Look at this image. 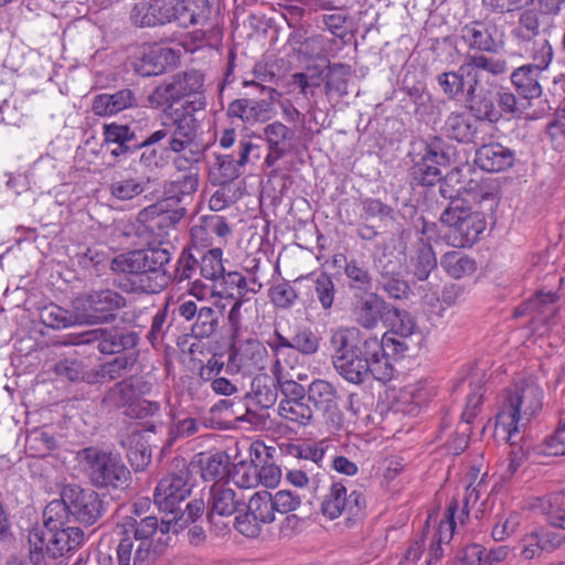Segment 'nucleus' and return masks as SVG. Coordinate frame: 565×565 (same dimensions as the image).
<instances>
[{"mask_svg":"<svg viewBox=\"0 0 565 565\" xmlns=\"http://www.w3.org/2000/svg\"><path fill=\"white\" fill-rule=\"evenodd\" d=\"M344 275L348 288L353 294H367L373 288V277L366 264L356 258L345 262Z\"/></svg>","mask_w":565,"mask_h":565,"instance_id":"obj_38","label":"nucleus"},{"mask_svg":"<svg viewBox=\"0 0 565 565\" xmlns=\"http://www.w3.org/2000/svg\"><path fill=\"white\" fill-rule=\"evenodd\" d=\"M555 296L552 292H540L536 296L514 309L513 317H530L531 329L534 332L540 330V326L548 323L556 309L554 306Z\"/></svg>","mask_w":565,"mask_h":565,"instance_id":"obj_26","label":"nucleus"},{"mask_svg":"<svg viewBox=\"0 0 565 565\" xmlns=\"http://www.w3.org/2000/svg\"><path fill=\"white\" fill-rule=\"evenodd\" d=\"M330 344L333 349L332 364L347 382L360 385L370 375L382 383L392 380V363L377 358V335H365L355 327H341L331 332Z\"/></svg>","mask_w":565,"mask_h":565,"instance_id":"obj_1","label":"nucleus"},{"mask_svg":"<svg viewBox=\"0 0 565 565\" xmlns=\"http://www.w3.org/2000/svg\"><path fill=\"white\" fill-rule=\"evenodd\" d=\"M232 359L243 369H263L267 359L266 347L257 339H248L234 350Z\"/></svg>","mask_w":565,"mask_h":565,"instance_id":"obj_37","label":"nucleus"},{"mask_svg":"<svg viewBox=\"0 0 565 565\" xmlns=\"http://www.w3.org/2000/svg\"><path fill=\"white\" fill-rule=\"evenodd\" d=\"M545 14L536 8L523 10L518 20L519 26L513 31L516 39L522 41H531L541 33V25L546 24ZM552 21H547V25L552 26Z\"/></svg>","mask_w":565,"mask_h":565,"instance_id":"obj_43","label":"nucleus"},{"mask_svg":"<svg viewBox=\"0 0 565 565\" xmlns=\"http://www.w3.org/2000/svg\"><path fill=\"white\" fill-rule=\"evenodd\" d=\"M270 301L278 308L288 309L294 306L298 295L288 281H280L273 285L268 290Z\"/></svg>","mask_w":565,"mask_h":565,"instance_id":"obj_64","label":"nucleus"},{"mask_svg":"<svg viewBox=\"0 0 565 565\" xmlns=\"http://www.w3.org/2000/svg\"><path fill=\"white\" fill-rule=\"evenodd\" d=\"M377 284L393 299H406L411 292L408 282L402 275V263L396 257L385 254L374 262Z\"/></svg>","mask_w":565,"mask_h":565,"instance_id":"obj_20","label":"nucleus"},{"mask_svg":"<svg viewBox=\"0 0 565 565\" xmlns=\"http://www.w3.org/2000/svg\"><path fill=\"white\" fill-rule=\"evenodd\" d=\"M126 305V298L109 288L90 290L73 301V307L79 311V322L83 324L110 323L117 318L116 312Z\"/></svg>","mask_w":565,"mask_h":565,"instance_id":"obj_9","label":"nucleus"},{"mask_svg":"<svg viewBox=\"0 0 565 565\" xmlns=\"http://www.w3.org/2000/svg\"><path fill=\"white\" fill-rule=\"evenodd\" d=\"M278 376L258 374L252 382V396L262 408L273 407L278 398Z\"/></svg>","mask_w":565,"mask_h":565,"instance_id":"obj_41","label":"nucleus"},{"mask_svg":"<svg viewBox=\"0 0 565 565\" xmlns=\"http://www.w3.org/2000/svg\"><path fill=\"white\" fill-rule=\"evenodd\" d=\"M450 148H444V141L435 138L425 147V152L409 169L412 181L417 185L431 186L440 181L439 166L450 163Z\"/></svg>","mask_w":565,"mask_h":565,"instance_id":"obj_13","label":"nucleus"},{"mask_svg":"<svg viewBox=\"0 0 565 565\" xmlns=\"http://www.w3.org/2000/svg\"><path fill=\"white\" fill-rule=\"evenodd\" d=\"M170 260L171 254L167 248L135 249L115 256L110 268L116 274L131 276L135 290L157 294L172 281L171 273L167 269Z\"/></svg>","mask_w":565,"mask_h":565,"instance_id":"obj_2","label":"nucleus"},{"mask_svg":"<svg viewBox=\"0 0 565 565\" xmlns=\"http://www.w3.org/2000/svg\"><path fill=\"white\" fill-rule=\"evenodd\" d=\"M174 58L175 54L172 49L152 45L143 51L142 56L135 62L134 66L140 76H156L162 74Z\"/></svg>","mask_w":565,"mask_h":565,"instance_id":"obj_30","label":"nucleus"},{"mask_svg":"<svg viewBox=\"0 0 565 565\" xmlns=\"http://www.w3.org/2000/svg\"><path fill=\"white\" fill-rule=\"evenodd\" d=\"M138 98L130 88H122L113 93H104L93 98L92 110L97 116H113L125 109L136 107Z\"/></svg>","mask_w":565,"mask_h":565,"instance_id":"obj_27","label":"nucleus"},{"mask_svg":"<svg viewBox=\"0 0 565 565\" xmlns=\"http://www.w3.org/2000/svg\"><path fill=\"white\" fill-rule=\"evenodd\" d=\"M72 516L68 503L65 500V488L62 491L61 500H53L43 511V526L40 531H50L67 527Z\"/></svg>","mask_w":565,"mask_h":565,"instance_id":"obj_45","label":"nucleus"},{"mask_svg":"<svg viewBox=\"0 0 565 565\" xmlns=\"http://www.w3.org/2000/svg\"><path fill=\"white\" fill-rule=\"evenodd\" d=\"M226 114L247 124L265 121L269 117V103L264 99H235L230 103Z\"/></svg>","mask_w":565,"mask_h":565,"instance_id":"obj_35","label":"nucleus"},{"mask_svg":"<svg viewBox=\"0 0 565 565\" xmlns=\"http://www.w3.org/2000/svg\"><path fill=\"white\" fill-rule=\"evenodd\" d=\"M121 445L127 448V458L136 471H142L151 461V450L149 449L142 436L138 431L127 435L121 440Z\"/></svg>","mask_w":565,"mask_h":565,"instance_id":"obj_44","label":"nucleus"},{"mask_svg":"<svg viewBox=\"0 0 565 565\" xmlns=\"http://www.w3.org/2000/svg\"><path fill=\"white\" fill-rule=\"evenodd\" d=\"M247 511L249 512V515L264 524L274 522L275 508L271 493L266 490L254 493L249 499Z\"/></svg>","mask_w":565,"mask_h":565,"instance_id":"obj_52","label":"nucleus"},{"mask_svg":"<svg viewBox=\"0 0 565 565\" xmlns=\"http://www.w3.org/2000/svg\"><path fill=\"white\" fill-rule=\"evenodd\" d=\"M351 76V66L343 63H333L327 66L324 76L326 95L335 94L343 97L348 94V82Z\"/></svg>","mask_w":565,"mask_h":565,"instance_id":"obj_49","label":"nucleus"},{"mask_svg":"<svg viewBox=\"0 0 565 565\" xmlns=\"http://www.w3.org/2000/svg\"><path fill=\"white\" fill-rule=\"evenodd\" d=\"M190 493L189 471L180 470L160 480L153 493V501L160 511L167 513L164 518H168L181 512L180 504Z\"/></svg>","mask_w":565,"mask_h":565,"instance_id":"obj_15","label":"nucleus"},{"mask_svg":"<svg viewBox=\"0 0 565 565\" xmlns=\"http://www.w3.org/2000/svg\"><path fill=\"white\" fill-rule=\"evenodd\" d=\"M228 479L243 489L256 487L258 484V467L254 463V459L233 463V467L230 468Z\"/></svg>","mask_w":565,"mask_h":565,"instance_id":"obj_53","label":"nucleus"},{"mask_svg":"<svg viewBox=\"0 0 565 565\" xmlns=\"http://www.w3.org/2000/svg\"><path fill=\"white\" fill-rule=\"evenodd\" d=\"M205 504L201 499H195L190 501L185 509L180 513L171 514V518H162L159 522L160 527V536H158L157 542L167 544L170 539L164 535L170 533L178 534L181 530H183L188 524L194 523L199 518H201L204 513Z\"/></svg>","mask_w":565,"mask_h":565,"instance_id":"obj_28","label":"nucleus"},{"mask_svg":"<svg viewBox=\"0 0 565 565\" xmlns=\"http://www.w3.org/2000/svg\"><path fill=\"white\" fill-rule=\"evenodd\" d=\"M146 383L136 376H129L114 384L104 395L103 405L108 409L132 408L138 397L145 394Z\"/></svg>","mask_w":565,"mask_h":565,"instance_id":"obj_23","label":"nucleus"},{"mask_svg":"<svg viewBox=\"0 0 565 565\" xmlns=\"http://www.w3.org/2000/svg\"><path fill=\"white\" fill-rule=\"evenodd\" d=\"M411 265L414 278L417 281H427L429 290H433L434 285L429 281V278L437 268V258L431 244L423 237L419 238L414 247ZM435 287L437 286L435 285Z\"/></svg>","mask_w":565,"mask_h":565,"instance_id":"obj_33","label":"nucleus"},{"mask_svg":"<svg viewBox=\"0 0 565 565\" xmlns=\"http://www.w3.org/2000/svg\"><path fill=\"white\" fill-rule=\"evenodd\" d=\"M139 334L125 327L97 328L75 335L73 344L95 345L103 354L136 352Z\"/></svg>","mask_w":565,"mask_h":565,"instance_id":"obj_11","label":"nucleus"},{"mask_svg":"<svg viewBox=\"0 0 565 565\" xmlns=\"http://www.w3.org/2000/svg\"><path fill=\"white\" fill-rule=\"evenodd\" d=\"M481 81L469 85L465 94L466 108L471 117L484 126V121L495 124L502 114L495 106L497 94L493 89L480 85Z\"/></svg>","mask_w":565,"mask_h":565,"instance_id":"obj_19","label":"nucleus"},{"mask_svg":"<svg viewBox=\"0 0 565 565\" xmlns=\"http://www.w3.org/2000/svg\"><path fill=\"white\" fill-rule=\"evenodd\" d=\"M104 145L115 158L128 157L139 150V138L127 125L111 122L103 127Z\"/></svg>","mask_w":565,"mask_h":565,"instance_id":"obj_25","label":"nucleus"},{"mask_svg":"<svg viewBox=\"0 0 565 565\" xmlns=\"http://www.w3.org/2000/svg\"><path fill=\"white\" fill-rule=\"evenodd\" d=\"M185 213V207H171L167 200H161L142 209L138 213L137 220L161 243L184 217Z\"/></svg>","mask_w":565,"mask_h":565,"instance_id":"obj_14","label":"nucleus"},{"mask_svg":"<svg viewBox=\"0 0 565 565\" xmlns=\"http://www.w3.org/2000/svg\"><path fill=\"white\" fill-rule=\"evenodd\" d=\"M199 188L198 171L190 170L181 178L167 182L163 186L164 199L169 204L171 202H182L191 198Z\"/></svg>","mask_w":565,"mask_h":565,"instance_id":"obj_39","label":"nucleus"},{"mask_svg":"<svg viewBox=\"0 0 565 565\" xmlns=\"http://www.w3.org/2000/svg\"><path fill=\"white\" fill-rule=\"evenodd\" d=\"M494 31L493 26H488L482 22H473L462 29V38L470 49L495 53L499 44L493 38Z\"/></svg>","mask_w":565,"mask_h":565,"instance_id":"obj_36","label":"nucleus"},{"mask_svg":"<svg viewBox=\"0 0 565 565\" xmlns=\"http://www.w3.org/2000/svg\"><path fill=\"white\" fill-rule=\"evenodd\" d=\"M206 3V0H178L172 21H177L183 28L204 22L207 18Z\"/></svg>","mask_w":565,"mask_h":565,"instance_id":"obj_40","label":"nucleus"},{"mask_svg":"<svg viewBox=\"0 0 565 565\" xmlns=\"http://www.w3.org/2000/svg\"><path fill=\"white\" fill-rule=\"evenodd\" d=\"M137 352H128L118 355L109 362L100 365L98 375L106 381H113L120 377L124 373L130 371L137 362Z\"/></svg>","mask_w":565,"mask_h":565,"instance_id":"obj_54","label":"nucleus"},{"mask_svg":"<svg viewBox=\"0 0 565 565\" xmlns=\"http://www.w3.org/2000/svg\"><path fill=\"white\" fill-rule=\"evenodd\" d=\"M201 477L204 481H218L228 478L231 458L225 451H217L200 459Z\"/></svg>","mask_w":565,"mask_h":565,"instance_id":"obj_42","label":"nucleus"},{"mask_svg":"<svg viewBox=\"0 0 565 565\" xmlns=\"http://www.w3.org/2000/svg\"><path fill=\"white\" fill-rule=\"evenodd\" d=\"M84 531L77 526L40 531L34 527L29 533V556L34 565L50 557L55 559L76 548L84 542Z\"/></svg>","mask_w":565,"mask_h":565,"instance_id":"obj_7","label":"nucleus"},{"mask_svg":"<svg viewBox=\"0 0 565 565\" xmlns=\"http://www.w3.org/2000/svg\"><path fill=\"white\" fill-rule=\"evenodd\" d=\"M439 221L451 228L454 245L460 247L475 244L486 230L483 214L472 211L461 199L451 200L441 213Z\"/></svg>","mask_w":565,"mask_h":565,"instance_id":"obj_8","label":"nucleus"},{"mask_svg":"<svg viewBox=\"0 0 565 565\" xmlns=\"http://www.w3.org/2000/svg\"><path fill=\"white\" fill-rule=\"evenodd\" d=\"M508 71L503 58L489 57L483 54L468 55L457 71L444 72L437 76V83L449 99L465 98L467 87L482 81V72L499 76Z\"/></svg>","mask_w":565,"mask_h":565,"instance_id":"obj_6","label":"nucleus"},{"mask_svg":"<svg viewBox=\"0 0 565 565\" xmlns=\"http://www.w3.org/2000/svg\"><path fill=\"white\" fill-rule=\"evenodd\" d=\"M307 398L318 411H321L328 422L335 428L343 425V415L339 408L340 396L337 388L328 381L315 380L307 390Z\"/></svg>","mask_w":565,"mask_h":565,"instance_id":"obj_21","label":"nucleus"},{"mask_svg":"<svg viewBox=\"0 0 565 565\" xmlns=\"http://www.w3.org/2000/svg\"><path fill=\"white\" fill-rule=\"evenodd\" d=\"M217 326L218 319L215 310L210 307H202L192 326V334L198 339L209 338L216 331Z\"/></svg>","mask_w":565,"mask_h":565,"instance_id":"obj_59","label":"nucleus"},{"mask_svg":"<svg viewBox=\"0 0 565 565\" xmlns=\"http://www.w3.org/2000/svg\"><path fill=\"white\" fill-rule=\"evenodd\" d=\"M542 406L543 391L540 385L531 379H523L507 388L497 415L495 428H502L508 435V440H512L525 429Z\"/></svg>","mask_w":565,"mask_h":565,"instance_id":"obj_4","label":"nucleus"},{"mask_svg":"<svg viewBox=\"0 0 565 565\" xmlns=\"http://www.w3.org/2000/svg\"><path fill=\"white\" fill-rule=\"evenodd\" d=\"M65 500L68 503L72 518L84 525L95 524L105 512L103 500L92 489L66 487Z\"/></svg>","mask_w":565,"mask_h":565,"instance_id":"obj_18","label":"nucleus"},{"mask_svg":"<svg viewBox=\"0 0 565 565\" xmlns=\"http://www.w3.org/2000/svg\"><path fill=\"white\" fill-rule=\"evenodd\" d=\"M377 344L380 351L377 358L380 361H390V358L398 360L411 351L413 347L412 337H398L392 333H383L381 338L377 337Z\"/></svg>","mask_w":565,"mask_h":565,"instance_id":"obj_47","label":"nucleus"},{"mask_svg":"<svg viewBox=\"0 0 565 565\" xmlns=\"http://www.w3.org/2000/svg\"><path fill=\"white\" fill-rule=\"evenodd\" d=\"M440 266L455 279L471 275L476 269L475 260L459 250L444 254L440 259Z\"/></svg>","mask_w":565,"mask_h":565,"instance_id":"obj_50","label":"nucleus"},{"mask_svg":"<svg viewBox=\"0 0 565 565\" xmlns=\"http://www.w3.org/2000/svg\"><path fill=\"white\" fill-rule=\"evenodd\" d=\"M388 311L390 313L383 324L388 328L385 333H392L398 337H413L418 333L417 323L408 311L399 309L394 305H391Z\"/></svg>","mask_w":565,"mask_h":565,"instance_id":"obj_46","label":"nucleus"},{"mask_svg":"<svg viewBox=\"0 0 565 565\" xmlns=\"http://www.w3.org/2000/svg\"><path fill=\"white\" fill-rule=\"evenodd\" d=\"M198 269L199 260L190 247H184L178 258L174 271L171 274L172 281L177 284L186 281L190 284L192 279L196 278Z\"/></svg>","mask_w":565,"mask_h":565,"instance_id":"obj_55","label":"nucleus"},{"mask_svg":"<svg viewBox=\"0 0 565 565\" xmlns=\"http://www.w3.org/2000/svg\"><path fill=\"white\" fill-rule=\"evenodd\" d=\"M173 152L175 153V157L173 158L172 163L178 171L193 170L192 166L199 163L204 156L203 149L195 140L191 141V145L185 149Z\"/></svg>","mask_w":565,"mask_h":565,"instance_id":"obj_61","label":"nucleus"},{"mask_svg":"<svg viewBox=\"0 0 565 565\" xmlns=\"http://www.w3.org/2000/svg\"><path fill=\"white\" fill-rule=\"evenodd\" d=\"M222 249L213 248L201 256L199 262L200 276L207 280L223 279L225 269L222 262Z\"/></svg>","mask_w":565,"mask_h":565,"instance_id":"obj_56","label":"nucleus"},{"mask_svg":"<svg viewBox=\"0 0 565 565\" xmlns=\"http://www.w3.org/2000/svg\"><path fill=\"white\" fill-rule=\"evenodd\" d=\"M204 75L196 70L179 72L158 85L149 96L156 107H171L174 103L203 93Z\"/></svg>","mask_w":565,"mask_h":565,"instance_id":"obj_10","label":"nucleus"},{"mask_svg":"<svg viewBox=\"0 0 565 565\" xmlns=\"http://www.w3.org/2000/svg\"><path fill=\"white\" fill-rule=\"evenodd\" d=\"M157 534H160L157 516L136 512L135 516L125 518L118 525L117 565H152L158 555Z\"/></svg>","mask_w":565,"mask_h":565,"instance_id":"obj_3","label":"nucleus"},{"mask_svg":"<svg viewBox=\"0 0 565 565\" xmlns=\"http://www.w3.org/2000/svg\"><path fill=\"white\" fill-rule=\"evenodd\" d=\"M391 305L376 292L353 294L350 302L351 319L360 330H375L384 324Z\"/></svg>","mask_w":565,"mask_h":565,"instance_id":"obj_12","label":"nucleus"},{"mask_svg":"<svg viewBox=\"0 0 565 565\" xmlns=\"http://www.w3.org/2000/svg\"><path fill=\"white\" fill-rule=\"evenodd\" d=\"M147 183L135 178L122 179L113 182L109 191L114 198L128 201L140 195L146 190Z\"/></svg>","mask_w":565,"mask_h":565,"instance_id":"obj_60","label":"nucleus"},{"mask_svg":"<svg viewBox=\"0 0 565 565\" xmlns=\"http://www.w3.org/2000/svg\"><path fill=\"white\" fill-rule=\"evenodd\" d=\"M131 22L136 26H154L162 24L154 7V0L138 1L130 11Z\"/></svg>","mask_w":565,"mask_h":565,"instance_id":"obj_58","label":"nucleus"},{"mask_svg":"<svg viewBox=\"0 0 565 565\" xmlns=\"http://www.w3.org/2000/svg\"><path fill=\"white\" fill-rule=\"evenodd\" d=\"M77 459L92 486L105 490H124L129 487L130 471L119 455L97 447H86Z\"/></svg>","mask_w":565,"mask_h":565,"instance_id":"obj_5","label":"nucleus"},{"mask_svg":"<svg viewBox=\"0 0 565 565\" xmlns=\"http://www.w3.org/2000/svg\"><path fill=\"white\" fill-rule=\"evenodd\" d=\"M245 507L244 499L236 491L222 483H214L210 490L206 518L215 523L216 516L228 518Z\"/></svg>","mask_w":565,"mask_h":565,"instance_id":"obj_22","label":"nucleus"},{"mask_svg":"<svg viewBox=\"0 0 565 565\" xmlns=\"http://www.w3.org/2000/svg\"><path fill=\"white\" fill-rule=\"evenodd\" d=\"M542 76L543 73L531 64L521 65L511 73V83L519 96L527 100V106L531 105V100L542 96Z\"/></svg>","mask_w":565,"mask_h":565,"instance_id":"obj_32","label":"nucleus"},{"mask_svg":"<svg viewBox=\"0 0 565 565\" xmlns=\"http://www.w3.org/2000/svg\"><path fill=\"white\" fill-rule=\"evenodd\" d=\"M365 508V498L356 490L348 493L347 488L341 482H332L328 493L321 502V512L330 520L339 518L347 513L348 520L358 516Z\"/></svg>","mask_w":565,"mask_h":565,"instance_id":"obj_17","label":"nucleus"},{"mask_svg":"<svg viewBox=\"0 0 565 565\" xmlns=\"http://www.w3.org/2000/svg\"><path fill=\"white\" fill-rule=\"evenodd\" d=\"M315 294L323 310H330L333 307L335 286L330 275L321 273L317 276Z\"/></svg>","mask_w":565,"mask_h":565,"instance_id":"obj_63","label":"nucleus"},{"mask_svg":"<svg viewBox=\"0 0 565 565\" xmlns=\"http://www.w3.org/2000/svg\"><path fill=\"white\" fill-rule=\"evenodd\" d=\"M279 415L285 419L307 425L311 420L313 412L303 397L301 401H281Z\"/></svg>","mask_w":565,"mask_h":565,"instance_id":"obj_57","label":"nucleus"},{"mask_svg":"<svg viewBox=\"0 0 565 565\" xmlns=\"http://www.w3.org/2000/svg\"><path fill=\"white\" fill-rule=\"evenodd\" d=\"M443 129L448 138L461 143H478L483 139L480 136L483 125L463 111L450 113Z\"/></svg>","mask_w":565,"mask_h":565,"instance_id":"obj_24","label":"nucleus"},{"mask_svg":"<svg viewBox=\"0 0 565 565\" xmlns=\"http://www.w3.org/2000/svg\"><path fill=\"white\" fill-rule=\"evenodd\" d=\"M456 513H458V504L452 501L447 508L446 521H441L439 524V539L437 542L431 543L429 550L428 565L437 562L443 556L441 542L449 541L452 536L456 526Z\"/></svg>","mask_w":565,"mask_h":565,"instance_id":"obj_51","label":"nucleus"},{"mask_svg":"<svg viewBox=\"0 0 565 565\" xmlns=\"http://www.w3.org/2000/svg\"><path fill=\"white\" fill-rule=\"evenodd\" d=\"M41 322L51 329H65L79 322V311L73 307V311H68L56 305H49L40 312Z\"/></svg>","mask_w":565,"mask_h":565,"instance_id":"obj_48","label":"nucleus"},{"mask_svg":"<svg viewBox=\"0 0 565 565\" xmlns=\"http://www.w3.org/2000/svg\"><path fill=\"white\" fill-rule=\"evenodd\" d=\"M265 140L268 145V153L265 157V164L273 167L279 159L290 150V141L294 139V131L280 121H274L264 128Z\"/></svg>","mask_w":565,"mask_h":565,"instance_id":"obj_29","label":"nucleus"},{"mask_svg":"<svg viewBox=\"0 0 565 565\" xmlns=\"http://www.w3.org/2000/svg\"><path fill=\"white\" fill-rule=\"evenodd\" d=\"M250 157L258 160L260 158V147L246 138L238 142L236 160L232 154L215 156V162L210 172L213 183L224 185L237 179L242 173L241 168L250 161Z\"/></svg>","mask_w":565,"mask_h":565,"instance_id":"obj_16","label":"nucleus"},{"mask_svg":"<svg viewBox=\"0 0 565 565\" xmlns=\"http://www.w3.org/2000/svg\"><path fill=\"white\" fill-rule=\"evenodd\" d=\"M475 162L487 172H501L513 166L514 153L501 143L482 145L476 151Z\"/></svg>","mask_w":565,"mask_h":565,"instance_id":"obj_31","label":"nucleus"},{"mask_svg":"<svg viewBox=\"0 0 565 565\" xmlns=\"http://www.w3.org/2000/svg\"><path fill=\"white\" fill-rule=\"evenodd\" d=\"M168 125L169 151H181L191 145L196 138L198 121L192 115H182Z\"/></svg>","mask_w":565,"mask_h":565,"instance_id":"obj_34","label":"nucleus"},{"mask_svg":"<svg viewBox=\"0 0 565 565\" xmlns=\"http://www.w3.org/2000/svg\"><path fill=\"white\" fill-rule=\"evenodd\" d=\"M475 386L472 392L467 397L466 407L461 414V420L469 425L472 423V420L476 418L478 414V408L482 402V384H481V376L479 374L475 373L471 376L470 386Z\"/></svg>","mask_w":565,"mask_h":565,"instance_id":"obj_62","label":"nucleus"}]
</instances>
